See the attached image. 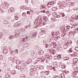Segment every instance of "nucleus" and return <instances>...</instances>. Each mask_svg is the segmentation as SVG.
Here are the masks:
<instances>
[{"mask_svg":"<svg viewBox=\"0 0 78 78\" xmlns=\"http://www.w3.org/2000/svg\"><path fill=\"white\" fill-rule=\"evenodd\" d=\"M45 21L46 22H48V20H46L45 19V18L41 17L40 16H38V17L37 20H35L34 22V23L35 25L36 24H38V26H42L43 25H44L45 24L43 22Z\"/></svg>","mask_w":78,"mask_h":78,"instance_id":"f257e3e1","label":"nucleus"},{"mask_svg":"<svg viewBox=\"0 0 78 78\" xmlns=\"http://www.w3.org/2000/svg\"><path fill=\"white\" fill-rule=\"evenodd\" d=\"M69 27H70V26H67V27H63L62 31L64 33L61 34L62 37H64V36L66 35V34L64 33L66 32V31H67V29H69Z\"/></svg>","mask_w":78,"mask_h":78,"instance_id":"f03ea898","label":"nucleus"},{"mask_svg":"<svg viewBox=\"0 0 78 78\" xmlns=\"http://www.w3.org/2000/svg\"><path fill=\"white\" fill-rule=\"evenodd\" d=\"M37 62H44L45 59L44 58V57H41L40 58H38L36 59Z\"/></svg>","mask_w":78,"mask_h":78,"instance_id":"7ed1b4c3","label":"nucleus"},{"mask_svg":"<svg viewBox=\"0 0 78 78\" xmlns=\"http://www.w3.org/2000/svg\"><path fill=\"white\" fill-rule=\"evenodd\" d=\"M9 5V4H8V3H7V2H3L2 4V6L4 8L6 9L8 7Z\"/></svg>","mask_w":78,"mask_h":78,"instance_id":"20e7f679","label":"nucleus"},{"mask_svg":"<svg viewBox=\"0 0 78 78\" xmlns=\"http://www.w3.org/2000/svg\"><path fill=\"white\" fill-rule=\"evenodd\" d=\"M58 5L60 8H61V9L64 8L66 6V4H61V3H60V2H58Z\"/></svg>","mask_w":78,"mask_h":78,"instance_id":"39448f33","label":"nucleus"},{"mask_svg":"<svg viewBox=\"0 0 78 78\" xmlns=\"http://www.w3.org/2000/svg\"><path fill=\"white\" fill-rule=\"evenodd\" d=\"M15 34L14 35V37H17L19 36V34H20V31L19 30H17L15 32Z\"/></svg>","mask_w":78,"mask_h":78,"instance_id":"423d86ee","label":"nucleus"},{"mask_svg":"<svg viewBox=\"0 0 78 78\" xmlns=\"http://www.w3.org/2000/svg\"><path fill=\"white\" fill-rule=\"evenodd\" d=\"M53 3H54V1H51L48 3L47 6L48 8H50V7L53 6Z\"/></svg>","mask_w":78,"mask_h":78,"instance_id":"0eeeda50","label":"nucleus"},{"mask_svg":"<svg viewBox=\"0 0 78 78\" xmlns=\"http://www.w3.org/2000/svg\"><path fill=\"white\" fill-rule=\"evenodd\" d=\"M47 41L48 42H50L51 44H53V40L51 39V37H49L47 38Z\"/></svg>","mask_w":78,"mask_h":78,"instance_id":"6e6552de","label":"nucleus"},{"mask_svg":"<svg viewBox=\"0 0 78 78\" xmlns=\"http://www.w3.org/2000/svg\"><path fill=\"white\" fill-rule=\"evenodd\" d=\"M73 65L75 66V65H76L78 62V58H74L73 59Z\"/></svg>","mask_w":78,"mask_h":78,"instance_id":"1a4fd4ad","label":"nucleus"},{"mask_svg":"<svg viewBox=\"0 0 78 78\" xmlns=\"http://www.w3.org/2000/svg\"><path fill=\"white\" fill-rule=\"evenodd\" d=\"M22 25V24L20 21L18 22L17 23H15L14 26L15 27H17V26H21Z\"/></svg>","mask_w":78,"mask_h":78,"instance_id":"9d476101","label":"nucleus"},{"mask_svg":"<svg viewBox=\"0 0 78 78\" xmlns=\"http://www.w3.org/2000/svg\"><path fill=\"white\" fill-rule=\"evenodd\" d=\"M71 18L73 19V20H78V18L77 17V16H76L75 15H73L71 16Z\"/></svg>","mask_w":78,"mask_h":78,"instance_id":"9b49d317","label":"nucleus"},{"mask_svg":"<svg viewBox=\"0 0 78 78\" xmlns=\"http://www.w3.org/2000/svg\"><path fill=\"white\" fill-rule=\"evenodd\" d=\"M54 66L53 67V69H55V68H57V67H58V63H57V62H55L54 63Z\"/></svg>","mask_w":78,"mask_h":78,"instance_id":"f8f14e48","label":"nucleus"},{"mask_svg":"<svg viewBox=\"0 0 78 78\" xmlns=\"http://www.w3.org/2000/svg\"><path fill=\"white\" fill-rule=\"evenodd\" d=\"M58 34H59V32L57 33L56 32H52V36H57Z\"/></svg>","mask_w":78,"mask_h":78,"instance_id":"ddd939ff","label":"nucleus"},{"mask_svg":"<svg viewBox=\"0 0 78 78\" xmlns=\"http://www.w3.org/2000/svg\"><path fill=\"white\" fill-rule=\"evenodd\" d=\"M68 45H69V43H66L64 44L63 47L65 49H66L68 47Z\"/></svg>","mask_w":78,"mask_h":78,"instance_id":"4468645a","label":"nucleus"},{"mask_svg":"<svg viewBox=\"0 0 78 78\" xmlns=\"http://www.w3.org/2000/svg\"><path fill=\"white\" fill-rule=\"evenodd\" d=\"M75 33H73L72 31H70L69 33V36H74L75 35Z\"/></svg>","mask_w":78,"mask_h":78,"instance_id":"2eb2a0df","label":"nucleus"},{"mask_svg":"<svg viewBox=\"0 0 78 78\" xmlns=\"http://www.w3.org/2000/svg\"><path fill=\"white\" fill-rule=\"evenodd\" d=\"M71 56L73 57V56H78V54H77V53L76 52H74L73 53V54H71Z\"/></svg>","mask_w":78,"mask_h":78,"instance_id":"dca6fc26","label":"nucleus"},{"mask_svg":"<svg viewBox=\"0 0 78 78\" xmlns=\"http://www.w3.org/2000/svg\"><path fill=\"white\" fill-rule=\"evenodd\" d=\"M38 55H42L44 54V51H40L38 53Z\"/></svg>","mask_w":78,"mask_h":78,"instance_id":"f3484780","label":"nucleus"},{"mask_svg":"<svg viewBox=\"0 0 78 78\" xmlns=\"http://www.w3.org/2000/svg\"><path fill=\"white\" fill-rule=\"evenodd\" d=\"M51 53H52V54H55L56 53V51H55V50L53 49H51Z\"/></svg>","mask_w":78,"mask_h":78,"instance_id":"a211bd4d","label":"nucleus"},{"mask_svg":"<svg viewBox=\"0 0 78 78\" xmlns=\"http://www.w3.org/2000/svg\"><path fill=\"white\" fill-rule=\"evenodd\" d=\"M76 75H77V73L75 71H73L72 73V76H75Z\"/></svg>","mask_w":78,"mask_h":78,"instance_id":"6ab92c4d","label":"nucleus"},{"mask_svg":"<svg viewBox=\"0 0 78 78\" xmlns=\"http://www.w3.org/2000/svg\"><path fill=\"white\" fill-rule=\"evenodd\" d=\"M36 70H37L36 69H30V71H31L30 73H31V72H32V74H33V71H36Z\"/></svg>","mask_w":78,"mask_h":78,"instance_id":"aec40b11","label":"nucleus"},{"mask_svg":"<svg viewBox=\"0 0 78 78\" xmlns=\"http://www.w3.org/2000/svg\"><path fill=\"white\" fill-rule=\"evenodd\" d=\"M10 73L12 74L13 75H14V74H16V72H15V71L14 70L11 71Z\"/></svg>","mask_w":78,"mask_h":78,"instance_id":"412c9836","label":"nucleus"},{"mask_svg":"<svg viewBox=\"0 0 78 78\" xmlns=\"http://www.w3.org/2000/svg\"><path fill=\"white\" fill-rule=\"evenodd\" d=\"M8 51L6 49H4L3 50V53H8Z\"/></svg>","mask_w":78,"mask_h":78,"instance_id":"4be33fe9","label":"nucleus"},{"mask_svg":"<svg viewBox=\"0 0 78 78\" xmlns=\"http://www.w3.org/2000/svg\"><path fill=\"white\" fill-rule=\"evenodd\" d=\"M42 33H44V34H43L42 35L44 36L45 34V33H46V30H42Z\"/></svg>","mask_w":78,"mask_h":78,"instance_id":"5701e85b","label":"nucleus"},{"mask_svg":"<svg viewBox=\"0 0 78 78\" xmlns=\"http://www.w3.org/2000/svg\"><path fill=\"white\" fill-rule=\"evenodd\" d=\"M28 46V44L27 43L23 45L24 48H27Z\"/></svg>","mask_w":78,"mask_h":78,"instance_id":"b1692460","label":"nucleus"},{"mask_svg":"<svg viewBox=\"0 0 78 78\" xmlns=\"http://www.w3.org/2000/svg\"><path fill=\"white\" fill-rule=\"evenodd\" d=\"M57 14H56V12H54L53 13L52 15L54 17H56V15Z\"/></svg>","mask_w":78,"mask_h":78,"instance_id":"393cba45","label":"nucleus"},{"mask_svg":"<svg viewBox=\"0 0 78 78\" xmlns=\"http://www.w3.org/2000/svg\"><path fill=\"white\" fill-rule=\"evenodd\" d=\"M13 36L11 35H10L9 37V39H13Z\"/></svg>","mask_w":78,"mask_h":78,"instance_id":"a878e982","label":"nucleus"},{"mask_svg":"<svg viewBox=\"0 0 78 78\" xmlns=\"http://www.w3.org/2000/svg\"><path fill=\"white\" fill-rule=\"evenodd\" d=\"M36 34H33L31 36L32 38H34L36 37Z\"/></svg>","mask_w":78,"mask_h":78,"instance_id":"bb28decb","label":"nucleus"},{"mask_svg":"<svg viewBox=\"0 0 78 78\" xmlns=\"http://www.w3.org/2000/svg\"><path fill=\"white\" fill-rule=\"evenodd\" d=\"M25 75L24 74H22L21 76V78H25Z\"/></svg>","mask_w":78,"mask_h":78,"instance_id":"cd10ccee","label":"nucleus"},{"mask_svg":"<svg viewBox=\"0 0 78 78\" xmlns=\"http://www.w3.org/2000/svg\"><path fill=\"white\" fill-rule=\"evenodd\" d=\"M11 11L12 12H13V11H14V9L12 7H11L10 9Z\"/></svg>","mask_w":78,"mask_h":78,"instance_id":"c85d7f7f","label":"nucleus"},{"mask_svg":"<svg viewBox=\"0 0 78 78\" xmlns=\"http://www.w3.org/2000/svg\"><path fill=\"white\" fill-rule=\"evenodd\" d=\"M26 67H27V66H26V65L24 63V65L22 66V68H23V69H24L25 68V69H26V68H27Z\"/></svg>","mask_w":78,"mask_h":78,"instance_id":"c756f323","label":"nucleus"},{"mask_svg":"<svg viewBox=\"0 0 78 78\" xmlns=\"http://www.w3.org/2000/svg\"><path fill=\"white\" fill-rule=\"evenodd\" d=\"M14 51H11V50H10V53L11 55H14Z\"/></svg>","mask_w":78,"mask_h":78,"instance_id":"7c9ffc66","label":"nucleus"},{"mask_svg":"<svg viewBox=\"0 0 78 78\" xmlns=\"http://www.w3.org/2000/svg\"><path fill=\"white\" fill-rule=\"evenodd\" d=\"M70 5H72V6H74L75 5V3L73 2H70Z\"/></svg>","mask_w":78,"mask_h":78,"instance_id":"2f4dec72","label":"nucleus"},{"mask_svg":"<svg viewBox=\"0 0 78 78\" xmlns=\"http://www.w3.org/2000/svg\"><path fill=\"white\" fill-rule=\"evenodd\" d=\"M55 38L54 39H55V40H57V39H58V38H60V36H57V37H55Z\"/></svg>","mask_w":78,"mask_h":78,"instance_id":"473e14b6","label":"nucleus"},{"mask_svg":"<svg viewBox=\"0 0 78 78\" xmlns=\"http://www.w3.org/2000/svg\"><path fill=\"white\" fill-rule=\"evenodd\" d=\"M41 9H45V5H41Z\"/></svg>","mask_w":78,"mask_h":78,"instance_id":"72a5a7b5","label":"nucleus"},{"mask_svg":"<svg viewBox=\"0 0 78 78\" xmlns=\"http://www.w3.org/2000/svg\"><path fill=\"white\" fill-rule=\"evenodd\" d=\"M64 60H69V58L68 57H65L64 58Z\"/></svg>","mask_w":78,"mask_h":78,"instance_id":"f704fd0d","label":"nucleus"},{"mask_svg":"<svg viewBox=\"0 0 78 78\" xmlns=\"http://www.w3.org/2000/svg\"><path fill=\"white\" fill-rule=\"evenodd\" d=\"M16 63L17 64H18V65H19V64H20V62L19 60H17L16 61Z\"/></svg>","mask_w":78,"mask_h":78,"instance_id":"c9c22d12","label":"nucleus"},{"mask_svg":"<svg viewBox=\"0 0 78 78\" xmlns=\"http://www.w3.org/2000/svg\"><path fill=\"white\" fill-rule=\"evenodd\" d=\"M65 76V75H64V74L63 73H62L61 74V76L62 77H62H64Z\"/></svg>","mask_w":78,"mask_h":78,"instance_id":"e433bc0d","label":"nucleus"},{"mask_svg":"<svg viewBox=\"0 0 78 78\" xmlns=\"http://www.w3.org/2000/svg\"><path fill=\"white\" fill-rule=\"evenodd\" d=\"M15 20H18V19H19V17L17 16H15Z\"/></svg>","mask_w":78,"mask_h":78,"instance_id":"4c0bfd02","label":"nucleus"},{"mask_svg":"<svg viewBox=\"0 0 78 78\" xmlns=\"http://www.w3.org/2000/svg\"><path fill=\"white\" fill-rule=\"evenodd\" d=\"M8 13H9V14L10 13H11V12H12L11 11V9H9L8 10Z\"/></svg>","mask_w":78,"mask_h":78,"instance_id":"58836bf2","label":"nucleus"},{"mask_svg":"<svg viewBox=\"0 0 78 78\" xmlns=\"http://www.w3.org/2000/svg\"><path fill=\"white\" fill-rule=\"evenodd\" d=\"M8 23V21H6V20L4 21V23H5V24H7V23Z\"/></svg>","mask_w":78,"mask_h":78,"instance_id":"ea45409f","label":"nucleus"},{"mask_svg":"<svg viewBox=\"0 0 78 78\" xmlns=\"http://www.w3.org/2000/svg\"><path fill=\"white\" fill-rule=\"evenodd\" d=\"M22 41L23 42H25V38H23L22 39Z\"/></svg>","mask_w":78,"mask_h":78,"instance_id":"a19ab883","label":"nucleus"},{"mask_svg":"<svg viewBox=\"0 0 78 78\" xmlns=\"http://www.w3.org/2000/svg\"><path fill=\"white\" fill-rule=\"evenodd\" d=\"M60 16L59 15H56V16H55V17H57V18H59V17H60Z\"/></svg>","mask_w":78,"mask_h":78,"instance_id":"79ce46f5","label":"nucleus"},{"mask_svg":"<svg viewBox=\"0 0 78 78\" xmlns=\"http://www.w3.org/2000/svg\"><path fill=\"white\" fill-rule=\"evenodd\" d=\"M16 69H20L21 67H19V66H16Z\"/></svg>","mask_w":78,"mask_h":78,"instance_id":"37998d69","label":"nucleus"},{"mask_svg":"<svg viewBox=\"0 0 78 78\" xmlns=\"http://www.w3.org/2000/svg\"><path fill=\"white\" fill-rule=\"evenodd\" d=\"M43 68H44V66H40L39 67V69H42Z\"/></svg>","mask_w":78,"mask_h":78,"instance_id":"c03bdc74","label":"nucleus"},{"mask_svg":"<svg viewBox=\"0 0 78 78\" xmlns=\"http://www.w3.org/2000/svg\"><path fill=\"white\" fill-rule=\"evenodd\" d=\"M47 68H48V69H51V68H52V66H48L47 67Z\"/></svg>","mask_w":78,"mask_h":78,"instance_id":"a18cd8bd","label":"nucleus"},{"mask_svg":"<svg viewBox=\"0 0 78 78\" xmlns=\"http://www.w3.org/2000/svg\"><path fill=\"white\" fill-rule=\"evenodd\" d=\"M45 74H46V75H48V74H49V72L48 71L45 72Z\"/></svg>","mask_w":78,"mask_h":78,"instance_id":"49530a36","label":"nucleus"},{"mask_svg":"<svg viewBox=\"0 0 78 78\" xmlns=\"http://www.w3.org/2000/svg\"><path fill=\"white\" fill-rule=\"evenodd\" d=\"M25 15H26L25 13L23 12L22 13V15L23 16H25Z\"/></svg>","mask_w":78,"mask_h":78,"instance_id":"de8ad7c7","label":"nucleus"},{"mask_svg":"<svg viewBox=\"0 0 78 78\" xmlns=\"http://www.w3.org/2000/svg\"><path fill=\"white\" fill-rule=\"evenodd\" d=\"M78 69H75V72L76 73H78Z\"/></svg>","mask_w":78,"mask_h":78,"instance_id":"09e8293b","label":"nucleus"},{"mask_svg":"<svg viewBox=\"0 0 78 78\" xmlns=\"http://www.w3.org/2000/svg\"><path fill=\"white\" fill-rule=\"evenodd\" d=\"M49 46V45H48V44H46L45 45V47L46 48H48Z\"/></svg>","mask_w":78,"mask_h":78,"instance_id":"8fccbe9b","label":"nucleus"},{"mask_svg":"<svg viewBox=\"0 0 78 78\" xmlns=\"http://www.w3.org/2000/svg\"><path fill=\"white\" fill-rule=\"evenodd\" d=\"M51 58V57L49 56L48 57V58H47V59H48L49 60H50V59Z\"/></svg>","mask_w":78,"mask_h":78,"instance_id":"3c124183","label":"nucleus"},{"mask_svg":"<svg viewBox=\"0 0 78 78\" xmlns=\"http://www.w3.org/2000/svg\"><path fill=\"white\" fill-rule=\"evenodd\" d=\"M14 51H15V52H16L17 54H18V50L16 49Z\"/></svg>","mask_w":78,"mask_h":78,"instance_id":"603ef678","label":"nucleus"},{"mask_svg":"<svg viewBox=\"0 0 78 78\" xmlns=\"http://www.w3.org/2000/svg\"><path fill=\"white\" fill-rule=\"evenodd\" d=\"M0 11L2 13H3V12H4V11H3V10L2 9H0Z\"/></svg>","mask_w":78,"mask_h":78,"instance_id":"864d4df0","label":"nucleus"},{"mask_svg":"<svg viewBox=\"0 0 78 78\" xmlns=\"http://www.w3.org/2000/svg\"><path fill=\"white\" fill-rule=\"evenodd\" d=\"M3 36V34H2V33L0 32V38Z\"/></svg>","mask_w":78,"mask_h":78,"instance_id":"5fc2aeb1","label":"nucleus"},{"mask_svg":"<svg viewBox=\"0 0 78 78\" xmlns=\"http://www.w3.org/2000/svg\"><path fill=\"white\" fill-rule=\"evenodd\" d=\"M75 50L76 51H78V47H76L75 48Z\"/></svg>","mask_w":78,"mask_h":78,"instance_id":"6e6d98bb","label":"nucleus"},{"mask_svg":"<svg viewBox=\"0 0 78 78\" xmlns=\"http://www.w3.org/2000/svg\"><path fill=\"white\" fill-rule=\"evenodd\" d=\"M69 52H70V53H72V49L71 48L69 49Z\"/></svg>","mask_w":78,"mask_h":78,"instance_id":"4d7b16f0","label":"nucleus"},{"mask_svg":"<svg viewBox=\"0 0 78 78\" xmlns=\"http://www.w3.org/2000/svg\"><path fill=\"white\" fill-rule=\"evenodd\" d=\"M33 68L34 69H36V68H34V66H31V68L33 69Z\"/></svg>","mask_w":78,"mask_h":78,"instance_id":"13d9d810","label":"nucleus"},{"mask_svg":"<svg viewBox=\"0 0 78 78\" xmlns=\"http://www.w3.org/2000/svg\"><path fill=\"white\" fill-rule=\"evenodd\" d=\"M19 30L20 31H23V29H22V28H21Z\"/></svg>","mask_w":78,"mask_h":78,"instance_id":"bf43d9fd","label":"nucleus"},{"mask_svg":"<svg viewBox=\"0 0 78 78\" xmlns=\"http://www.w3.org/2000/svg\"><path fill=\"white\" fill-rule=\"evenodd\" d=\"M43 42L44 44H45L46 43V41H45V40H44V41H43Z\"/></svg>","mask_w":78,"mask_h":78,"instance_id":"052dcab7","label":"nucleus"},{"mask_svg":"<svg viewBox=\"0 0 78 78\" xmlns=\"http://www.w3.org/2000/svg\"><path fill=\"white\" fill-rule=\"evenodd\" d=\"M2 56L0 55V60H1V59H2L3 57H2Z\"/></svg>","mask_w":78,"mask_h":78,"instance_id":"680f3d73","label":"nucleus"},{"mask_svg":"<svg viewBox=\"0 0 78 78\" xmlns=\"http://www.w3.org/2000/svg\"><path fill=\"white\" fill-rule=\"evenodd\" d=\"M49 56V55H46L45 56V57H46V58H48V57Z\"/></svg>","mask_w":78,"mask_h":78,"instance_id":"e2e57ef3","label":"nucleus"},{"mask_svg":"<svg viewBox=\"0 0 78 78\" xmlns=\"http://www.w3.org/2000/svg\"><path fill=\"white\" fill-rule=\"evenodd\" d=\"M28 61H29L30 62H31L32 61H31V59L30 58H29L28 60Z\"/></svg>","mask_w":78,"mask_h":78,"instance_id":"0e129e2a","label":"nucleus"},{"mask_svg":"<svg viewBox=\"0 0 78 78\" xmlns=\"http://www.w3.org/2000/svg\"><path fill=\"white\" fill-rule=\"evenodd\" d=\"M60 77H59V76H56L55 77V78H60Z\"/></svg>","mask_w":78,"mask_h":78,"instance_id":"69168bd1","label":"nucleus"},{"mask_svg":"<svg viewBox=\"0 0 78 78\" xmlns=\"http://www.w3.org/2000/svg\"><path fill=\"white\" fill-rule=\"evenodd\" d=\"M53 9H54V10H56L57 8L56 7H54L53 8Z\"/></svg>","mask_w":78,"mask_h":78,"instance_id":"338daca9","label":"nucleus"},{"mask_svg":"<svg viewBox=\"0 0 78 78\" xmlns=\"http://www.w3.org/2000/svg\"><path fill=\"white\" fill-rule=\"evenodd\" d=\"M53 27H54V25H52L51 26V27L53 28Z\"/></svg>","mask_w":78,"mask_h":78,"instance_id":"774afa93","label":"nucleus"}]
</instances>
